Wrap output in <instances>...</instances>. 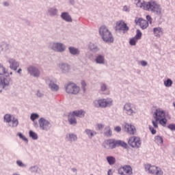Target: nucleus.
<instances>
[{"label":"nucleus","instance_id":"nucleus-1","mask_svg":"<svg viewBox=\"0 0 175 175\" xmlns=\"http://www.w3.org/2000/svg\"><path fill=\"white\" fill-rule=\"evenodd\" d=\"M103 147L106 148V150H113V148H116V147H123V148H126L128 144L124 142V141L109 139L105 140L103 143Z\"/></svg>","mask_w":175,"mask_h":175},{"label":"nucleus","instance_id":"nucleus-2","mask_svg":"<svg viewBox=\"0 0 175 175\" xmlns=\"http://www.w3.org/2000/svg\"><path fill=\"white\" fill-rule=\"evenodd\" d=\"M99 33L105 43H113L114 42V37H113L111 31L106 26L103 25L100 27Z\"/></svg>","mask_w":175,"mask_h":175},{"label":"nucleus","instance_id":"nucleus-3","mask_svg":"<svg viewBox=\"0 0 175 175\" xmlns=\"http://www.w3.org/2000/svg\"><path fill=\"white\" fill-rule=\"evenodd\" d=\"M144 10L154 12L156 14H161V13H162V8H161V5L157 3V1L152 0L146 4Z\"/></svg>","mask_w":175,"mask_h":175},{"label":"nucleus","instance_id":"nucleus-4","mask_svg":"<svg viewBox=\"0 0 175 175\" xmlns=\"http://www.w3.org/2000/svg\"><path fill=\"white\" fill-rule=\"evenodd\" d=\"M166 113H165V111H163L161 108H158L156 109L154 113V118L155 120H152V123L154 128H158V120H161V118H163L165 117Z\"/></svg>","mask_w":175,"mask_h":175},{"label":"nucleus","instance_id":"nucleus-5","mask_svg":"<svg viewBox=\"0 0 175 175\" xmlns=\"http://www.w3.org/2000/svg\"><path fill=\"white\" fill-rule=\"evenodd\" d=\"M145 170L146 172H148L150 174L163 175V171H162V169L155 165H151V164L145 165Z\"/></svg>","mask_w":175,"mask_h":175},{"label":"nucleus","instance_id":"nucleus-6","mask_svg":"<svg viewBox=\"0 0 175 175\" xmlns=\"http://www.w3.org/2000/svg\"><path fill=\"white\" fill-rule=\"evenodd\" d=\"M95 107H107L113 105V100L111 98H100L94 102Z\"/></svg>","mask_w":175,"mask_h":175},{"label":"nucleus","instance_id":"nucleus-7","mask_svg":"<svg viewBox=\"0 0 175 175\" xmlns=\"http://www.w3.org/2000/svg\"><path fill=\"white\" fill-rule=\"evenodd\" d=\"M128 144L133 148H140L142 147V139L139 137L132 136L129 139Z\"/></svg>","mask_w":175,"mask_h":175},{"label":"nucleus","instance_id":"nucleus-8","mask_svg":"<svg viewBox=\"0 0 175 175\" xmlns=\"http://www.w3.org/2000/svg\"><path fill=\"white\" fill-rule=\"evenodd\" d=\"M66 92L67 94H72L76 95L80 92V88L75 83H70L66 86Z\"/></svg>","mask_w":175,"mask_h":175},{"label":"nucleus","instance_id":"nucleus-9","mask_svg":"<svg viewBox=\"0 0 175 175\" xmlns=\"http://www.w3.org/2000/svg\"><path fill=\"white\" fill-rule=\"evenodd\" d=\"M38 122L40 128L43 131H49V129L51 128V124L49 123V120H46V119L43 118H40Z\"/></svg>","mask_w":175,"mask_h":175},{"label":"nucleus","instance_id":"nucleus-10","mask_svg":"<svg viewBox=\"0 0 175 175\" xmlns=\"http://www.w3.org/2000/svg\"><path fill=\"white\" fill-rule=\"evenodd\" d=\"M118 173L120 175H132L133 170L130 165H124L118 169Z\"/></svg>","mask_w":175,"mask_h":175},{"label":"nucleus","instance_id":"nucleus-11","mask_svg":"<svg viewBox=\"0 0 175 175\" xmlns=\"http://www.w3.org/2000/svg\"><path fill=\"white\" fill-rule=\"evenodd\" d=\"M115 29L116 31H128L129 27H128L125 22L123 21H119L116 22Z\"/></svg>","mask_w":175,"mask_h":175},{"label":"nucleus","instance_id":"nucleus-12","mask_svg":"<svg viewBox=\"0 0 175 175\" xmlns=\"http://www.w3.org/2000/svg\"><path fill=\"white\" fill-rule=\"evenodd\" d=\"M124 129L126 133H129V135H135V133H136V128L132 124L126 123L124 125Z\"/></svg>","mask_w":175,"mask_h":175},{"label":"nucleus","instance_id":"nucleus-13","mask_svg":"<svg viewBox=\"0 0 175 175\" xmlns=\"http://www.w3.org/2000/svg\"><path fill=\"white\" fill-rule=\"evenodd\" d=\"M28 72L31 75V76H33L34 77H39L40 76V71L36 67H33L30 66L27 68Z\"/></svg>","mask_w":175,"mask_h":175},{"label":"nucleus","instance_id":"nucleus-14","mask_svg":"<svg viewBox=\"0 0 175 175\" xmlns=\"http://www.w3.org/2000/svg\"><path fill=\"white\" fill-rule=\"evenodd\" d=\"M124 110L128 116H133L135 111H133V105L131 103H126L124 106Z\"/></svg>","mask_w":175,"mask_h":175},{"label":"nucleus","instance_id":"nucleus-15","mask_svg":"<svg viewBox=\"0 0 175 175\" xmlns=\"http://www.w3.org/2000/svg\"><path fill=\"white\" fill-rule=\"evenodd\" d=\"M135 22L137 25H139L142 29H146L148 27V22L143 18L135 19Z\"/></svg>","mask_w":175,"mask_h":175},{"label":"nucleus","instance_id":"nucleus-16","mask_svg":"<svg viewBox=\"0 0 175 175\" xmlns=\"http://www.w3.org/2000/svg\"><path fill=\"white\" fill-rule=\"evenodd\" d=\"M142 38V31L140 30H137V33L135 36L130 40L131 46H136V43H137V40L141 39Z\"/></svg>","mask_w":175,"mask_h":175},{"label":"nucleus","instance_id":"nucleus-17","mask_svg":"<svg viewBox=\"0 0 175 175\" xmlns=\"http://www.w3.org/2000/svg\"><path fill=\"white\" fill-rule=\"evenodd\" d=\"M52 49H53L54 51L62 53V51H65V46L62 43H53L52 45Z\"/></svg>","mask_w":175,"mask_h":175},{"label":"nucleus","instance_id":"nucleus-18","mask_svg":"<svg viewBox=\"0 0 175 175\" xmlns=\"http://www.w3.org/2000/svg\"><path fill=\"white\" fill-rule=\"evenodd\" d=\"M8 62L10 64V69H12V70H17V68L20 66V64H18L14 59H10Z\"/></svg>","mask_w":175,"mask_h":175},{"label":"nucleus","instance_id":"nucleus-19","mask_svg":"<svg viewBox=\"0 0 175 175\" xmlns=\"http://www.w3.org/2000/svg\"><path fill=\"white\" fill-rule=\"evenodd\" d=\"M10 84V78L0 77V87L5 88L6 86Z\"/></svg>","mask_w":175,"mask_h":175},{"label":"nucleus","instance_id":"nucleus-20","mask_svg":"<svg viewBox=\"0 0 175 175\" xmlns=\"http://www.w3.org/2000/svg\"><path fill=\"white\" fill-rule=\"evenodd\" d=\"M75 115L73 114L72 112L70 113L68 115V122H70V124L71 125H76L77 124V120H76V118H75Z\"/></svg>","mask_w":175,"mask_h":175},{"label":"nucleus","instance_id":"nucleus-21","mask_svg":"<svg viewBox=\"0 0 175 175\" xmlns=\"http://www.w3.org/2000/svg\"><path fill=\"white\" fill-rule=\"evenodd\" d=\"M153 32L156 38H161V35L163 33V30L161 27H155L153 29Z\"/></svg>","mask_w":175,"mask_h":175},{"label":"nucleus","instance_id":"nucleus-22","mask_svg":"<svg viewBox=\"0 0 175 175\" xmlns=\"http://www.w3.org/2000/svg\"><path fill=\"white\" fill-rule=\"evenodd\" d=\"M61 17L65 21H67L68 23H72V17L70 16V15H69V13L63 12V13H62Z\"/></svg>","mask_w":175,"mask_h":175},{"label":"nucleus","instance_id":"nucleus-23","mask_svg":"<svg viewBox=\"0 0 175 175\" xmlns=\"http://www.w3.org/2000/svg\"><path fill=\"white\" fill-rule=\"evenodd\" d=\"M49 88H51V91H58V90H59V86H58L57 83L53 82V81H51Z\"/></svg>","mask_w":175,"mask_h":175},{"label":"nucleus","instance_id":"nucleus-24","mask_svg":"<svg viewBox=\"0 0 175 175\" xmlns=\"http://www.w3.org/2000/svg\"><path fill=\"white\" fill-rule=\"evenodd\" d=\"M72 114L75 115V117L82 118L84 117L85 112L83 110H78L72 111Z\"/></svg>","mask_w":175,"mask_h":175},{"label":"nucleus","instance_id":"nucleus-25","mask_svg":"<svg viewBox=\"0 0 175 175\" xmlns=\"http://www.w3.org/2000/svg\"><path fill=\"white\" fill-rule=\"evenodd\" d=\"M95 61L96 64H105V57L99 55L96 57Z\"/></svg>","mask_w":175,"mask_h":175},{"label":"nucleus","instance_id":"nucleus-26","mask_svg":"<svg viewBox=\"0 0 175 175\" xmlns=\"http://www.w3.org/2000/svg\"><path fill=\"white\" fill-rule=\"evenodd\" d=\"M85 133H86V135H88V137H90V139L94 137V136H95V135H96V132L92 131L90 129H86Z\"/></svg>","mask_w":175,"mask_h":175},{"label":"nucleus","instance_id":"nucleus-27","mask_svg":"<svg viewBox=\"0 0 175 175\" xmlns=\"http://www.w3.org/2000/svg\"><path fill=\"white\" fill-rule=\"evenodd\" d=\"M158 121L160 125H162V126H166V124H167V119H166V116L159 119Z\"/></svg>","mask_w":175,"mask_h":175},{"label":"nucleus","instance_id":"nucleus-28","mask_svg":"<svg viewBox=\"0 0 175 175\" xmlns=\"http://www.w3.org/2000/svg\"><path fill=\"white\" fill-rule=\"evenodd\" d=\"M107 161L109 165H114L116 163V158L112 156L107 157Z\"/></svg>","mask_w":175,"mask_h":175},{"label":"nucleus","instance_id":"nucleus-29","mask_svg":"<svg viewBox=\"0 0 175 175\" xmlns=\"http://www.w3.org/2000/svg\"><path fill=\"white\" fill-rule=\"evenodd\" d=\"M69 51L70 54H72V55H76L77 54H79L80 51H79V49L75 48V47H70Z\"/></svg>","mask_w":175,"mask_h":175},{"label":"nucleus","instance_id":"nucleus-30","mask_svg":"<svg viewBox=\"0 0 175 175\" xmlns=\"http://www.w3.org/2000/svg\"><path fill=\"white\" fill-rule=\"evenodd\" d=\"M18 125V120L16 119V118H13L11 119V124L10 126H12V128H14Z\"/></svg>","mask_w":175,"mask_h":175},{"label":"nucleus","instance_id":"nucleus-31","mask_svg":"<svg viewBox=\"0 0 175 175\" xmlns=\"http://www.w3.org/2000/svg\"><path fill=\"white\" fill-rule=\"evenodd\" d=\"M154 142L157 144H163V139L161 136H156L154 137Z\"/></svg>","mask_w":175,"mask_h":175},{"label":"nucleus","instance_id":"nucleus-32","mask_svg":"<svg viewBox=\"0 0 175 175\" xmlns=\"http://www.w3.org/2000/svg\"><path fill=\"white\" fill-rule=\"evenodd\" d=\"M7 75V76H9V72L6 71V68H5L2 64H0V75Z\"/></svg>","mask_w":175,"mask_h":175},{"label":"nucleus","instance_id":"nucleus-33","mask_svg":"<svg viewBox=\"0 0 175 175\" xmlns=\"http://www.w3.org/2000/svg\"><path fill=\"white\" fill-rule=\"evenodd\" d=\"M164 85L167 88L172 87V85H173V81L170 79H167L166 81H164Z\"/></svg>","mask_w":175,"mask_h":175},{"label":"nucleus","instance_id":"nucleus-34","mask_svg":"<svg viewBox=\"0 0 175 175\" xmlns=\"http://www.w3.org/2000/svg\"><path fill=\"white\" fill-rule=\"evenodd\" d=\"M67 139H68L70 142H75V140H77V136L75 134H69L68 137L67 136Z\"/></svg>","mask_w":175,"mask_h":175},{"label":"nucleus","instance_id":"nucleus-35","mask_svg":"<svg viewBox=\"0 0 175 175\" xmlns=\"http://www.w3.org/2000/svg\"><path fill=\"white\" fill-rule=\"evenodd\" d=\"M137 8H143L144 10V8H146V3L145 2H142L140 0H138V1L136 3Z\"/></svg>","mask_w":175,"mask_h":175},{"label":"nucleus","instance_id":"nucleus-36","mask_svg":"<svg viewBox=\"0 0 175 175\" xmlns=\"http://www.w3.org/2000/svg\"><path fill=\"white\" fill-rule=\"evenodd\" d=\"M12 119V115L10 114H5L4 116V120L5 121V122H8V123L11 122Z\"/></svg>","mask_w":175,"mask_h":175},{"label":"nucleus","instance_id":"nucleus-37","mask_svg":"<svg viewBox=\"0 0 175 175\" xmlns=\"http://www.w3.org/2000/svg\"><path fill=\"white\" fill-rule=\"evenodd\" d=\"M29 136L30 137H32L33 140H36V139H38V134L32 131H29Z\"/></svg>","mask_w":175,"mask_h":175},{"label":"nucleus","instance_id":"nucleus-38","mask_svg":"<svg viewBox=\"0 0 175 175\" xmlns=\"http://www.w3.org/2000/svg\"><path fill=\"white\" fill-rule=\"evenodd\" d=\"M60 68L62 70H65V71H68L69 70V69H70V68L69 67V65L68 64H62L60 66Z\"/></svg>","mask_w":175,"mask_h":175},{"label":"nucleus","instance_id":"nucleus-39","mask_svg":"<svg viewBox=\"0 0 175 175\" xmlns=\"http://www.w3.org/2000/svg\"><path fill=\"white\" fill-rule=\"evenodd\" d=\"M39 118V115L38 113H31L30 116V120L31 121H35V120H38Z\"/></svg>","mask_w":175,"mask_h":175},{"label":"nucleus","instance_id":"nucleus-40","mask_svg":"<svg viewBox=\"0 0 175 175\" xmlns=\"http://www.w3.org/2000/svg\"><path fill=\"white\" fill-rule=\"evenodd\" d=\"M105 136H111L112 132H111V130L110 129V127H107L105 129Z\"/></svg>","mask_w":175,"mask_h":175},{"label":"nucleus","instance_id":"nucleus-41","mask_svg":"<svg viewBox=\"0 0 175 175\" xmlns=\"http://www.w3.org/2000/svg\"><path fill=\"white\" fill-rule=\"evenodd\" d=\"M18 136H19V137L21 139H22L23 140H24L25 142H28V139H27V138L25 137H24V135H23V134H21V133H18Z\"/></svg>","mask_w":175,"mask_h":175},{"label":"nucleus","instance_id":"nucleus-42","mask_svg":"<svg viewBox=\"0 0 175 175\" xmlns=\"http://www.w3.org/2000/svg\"><path fill=\"white\" fill-rule=\"evenodd\" d=\"M149 129H150L152 135H155V133H157V131L155 129H154L152 126H149Z\"/></svg>","mask_w":175,"mask_h":175},{"label":"nucleus","instance_id":"nucleus-43","mask_svg":"<svg viewBox=\"0 0 175 175\" xmlns=\"http://www.w3.org/2000/svg\"><path fill=\"white\" fill-rule=\"evenodd\" d=\"M168 129L171 131H175V124H169Z\"/></svg>","mask_w":175,"mask_h":175},{"label":"nucleus","instance_id":"nucleus-44","mask_svg":"<svg viewBox=\"0 0 175 175\" xmlns=\"http://www.w3.org/2000/svg\"><path fill=\"white\" fill-rule=\"evenodd\" d=\"M146 20L149 21L150 24L152 23V18H151V16L150 15L146 16Z\"/></svg>","mask_w":175,"mask_h":175},{"label":"nucleus","instance_id":"nucleus-45","mask_svg":"<svg viewBox=\"0 0 175 175\" xmlns=\"http://www.w3.org/2000/svg\"><path fill=\"white\" fill-rule=\"evenodd\" d=\"M81 85H82V88L83 89V91H85V85H87V83H85V81H82Z\"/></svg>","mask_w":175,"mask_h":175},{"label":"nucleus","instance_id":"nucleus-46","mask_svg":"<svg viewBox=\"0 0 175 175\" xmlns=\"http://www.w3.org/2000/svg\"><path fill=\"white\" fill-rule=\"evenodd\" d=\"M16 163L18 166H21V167H24V164L23 163V161H17Z\"/></svg>","mask_w":175,"mask_h":175},{"label":"nucleus","instance_id":"nucleus-47","mask_svg":"<svg viewBox=\"0 0 175 175\" xmlns=\"http://www.w3.org/2000/svg\"><path fill=\"white\" fill-rule=\"evenodd\" d=\"M106 90H107L106 85L105 84L101 85V91H106Z\"/></svg>","mask_w":175,"mask_h":175},{"label":"nucleus","instance_id":"nucleus-48","mask_svg":"<svg viewBox=\"0 0 175 175\" xmlns=\"http://www.w3.org/2000/svg\"><path fill=\"white\" fill-rule=\"evenodd\" d=\"M123 12H129V7L124 5L123 7Z\"/></svg>","mask_w":175,"mask_h":175},{"label":"nucleus","instance_id":"nucleus-49","mask_svg":"<svg viewBox=\"0 0 175 175\" xmlns=\"http://www.w3.org/2000/svg\"><path fill=\"white\" fill-rule=\"evenodd\" d=\"M90 50H95V49H96V47H95L94 44H90Z\"/></svg>","mask_w":175,"mask_h":175},{"label":"nucleus","instance_id":"nucleus-50","mask_svg":"<svg viewBox=\"0 0 175 175\" xmlns=\"http://www.w3.org/2000/svg\"><path fill=\"white\" fill-rule=\"evenodd\" d=\"M141 65L142 66H147V62H146V61H141Z\"/></svg>","mask_w":175,"mask_h":175},{"label":"nucleus","instance_id":"nucleus-51","mask_svg":"<svg viewBox=\"0 0 175 175\" xmlns=\"http://www.w3.org/2000/svg\"><path fill=\"white\" fill-rule=\"evenodd\" d=\"M116 132H121V127L120 126H116L115 127Z\"/></svg>","mask_w":175,"mask_h":175},{"label":"nucleus","instance_id":"nucleus-52","mask_svg":"<svg viewBox=\"0 0 175 175\" xmlns=\"http://www.w3.org/2000/svg\"><path fill=\"white\" fill-rule=\"evenodd\" d=\"M97 128L99 131H100V129H103V124H97Z\"/></svg>","mask_w":175,"mask_h":175},{"label":"nucleus","instance_id":"nucleus-53","mask_svg":"<svg viewBox=\"0 0 175 175\" xmlns=\"http://www.w3.org/2000/svg\"><path fill=\"white\" fill-rule=\"evenodd\" d=\"M52 14H57V9H53V12L51 11Z\"/></svg>","mask_w":175,"mask_h":175},{"label":"nucleus","instance_id":"nucleus-54","mask_svg":"<svg viewBox=\"0 0 175 175\" xmlns=\"http://www.w3.org/2000/svg\"><path fill=\"white\" fill-rule=\"evenodd\" d=\"M21 70H22L21 68H19V69L18 70L17 72H18V73H19V75L21 74Z\"/></svg>","mask_w":175,"mask_h":175},{"label":"nucleus","instance_id":"nucleus-55","mask_svg":"<svg viewBox=\"0 0 175 175\" xmlns=\"http://www.w3.org/2000/svg\"><path fill=\"white\" fill-rule=\"evenodd\" d=\"M110 174H111V170H109L108 171V175H110Z\"/></svg>","mask_w":175,"mask_h":175},{"label":"nucleus","instance_id":"nucleus-56","mask_svg":"<svg viewBox=\"0 0 175 175\" xmlns=\"http://www.w3.org/2000/svg\"><path fill=\"white\" fill-rule=\"evenodd\" d=\"M10 75H13V72H10Z\"/></svg>","mask_w":175,"mask_h":175},{"label":"nucleus","instance_id":"nucleus-57","mask_svg":"<svg viewBox=\"0 0 175 175\" xmlns=\"http://www.w3.org/2000/svg\"><path fill=\"white\" fill-rule=\"evenodd\" d=\"M173 105H174V107H175V102L173 103Z\"/></svg>","mask_w":175,"mask_h":175}]
</instances>
